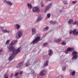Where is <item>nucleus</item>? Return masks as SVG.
I'll list each match as a JSON object with an SVG mask.
<instances>
[{"mask_svg":"<svg viewBox=\"0 0 78 78\" xmlns=\"http://www.w3.org/2000/svg\"><path fill=\"white\" fill-rule=\"evenodd\" d=\"M58 77H59V78H62V76H59Z\"/></svg>","mask_w":78,"mask_h":78,"instance_id":"nucleus-40","label":"nucleus"},{"mask_svg":"<svg viewBox=\"0 0 78 78\" xmlns=\"http://www.w3.org/2000/svg\"><path fill=\"white\" fill-rule=\"evenodd\" d=\"M66 69V66H63L62 68V70L63 71H64Z\"/></svg>","mask_w":78,"mask_h":78,"instance_id":"nucleus-28","label":"nucleus"},{"mask_svg":"<svg viewBox=\"0 0 78 78\" xmlns=\"http://www.w3.org/2000/svg\"><path fill=\"white\" fill-rule=\"evenodd\" d=\"M30 60H28L27 63H25L26 67H28V66H30Z\"/></svg>","mask_w":78,"mask_h":78,"instance_id":"nucleus-14","label":"nucleus"},{"mask_svg":"<svg viewBox=\"0 0 78 78\" xmlns=\"http://www.w3.org/2000/svg\"><path fill=\"white\" fill-rule=\"evenodd\" d=\"M42 19V18L41 17V16L39 15L37 19V22H39V21H41Z\"/></svg>","mask_w":78,"mask_h":78,"instance_id":"nucleus-12","label":"nucleus"},{"mask_svg":"<svg viewBox=\"0 0 78 78\" xmlns=\"http://www.w3.org/2000/svg\"><path fill=\"white\" fill-rule=\"evenodd\" d=\"M7 5H10V6H11L12 5V4L11 2L10 1H7Z\"/></svg>","mask_w":78,"mask_h":78,"instance_id":"nucleus-19","label":"nucleus"},{"mask_svg":"<svg viewBox=\"0 0 78 78\" xmlns=\"http://www.w3.org/2000/svg\"><path fill=\"white\" fill-rule=\"evenodd\" d=\"M32 11L33 12H40V9L37 6L34 7L32 8Z\"/></svg>","mask_w":78,"mask_h":78,"instance_id":"nucleus-4","label":"nucleus"},{"mask_svg":"<svg viewBox=\"0 0 78 78\" xmlns=\"http://www.w3.org/2000/svg\"><path fill=\"white\" fill-rule=\"evenodd\" d=\"M23 34V32L21 30H19L17 32V34H16V37L17 39H19L21 36H22Z\"/></svg>","mask_w":78,"mask_h":78,"instance_id":"nucleus-3","label":"nucleus"},{"mask_svg":"<svg viewBox=\"0 0 78 78\" xmlns=\"http://www.w3.org/2000/svg\"><path fill=\"white\" fill-rule=\"evenodd\" d=\"M32 35H34V34H36V33L37 32V31H36V29L34 28H33L32 29Z\"/></svg>","mask_w":78,"mask_h":78,"instance_id":"nucleus-11","label":"nucleus"},{"mask_svg":"<svg viewBox=\"0 0 78 78\" xmlns=\"http://www.w3.org/2000/svg\"><path fill=\"white\" fill-rule=\"evenodd\" d=\"M27 6H28V8H29V9H31V8H32V5H31V4L30 3H28Z\"/></svg>","mask_w":78,"mask_h":78,"instance_id":"nucleus-18","label":"nucleus"},{"mask_svg":"<svg viewBox=\"0 0 78 78\" xmlns=\"http://www.w3.org/2000/svg\"><path fill=\"white\" fill-rule=\"evenodd\" d=\"M46 74V71H45V70L44 69L42 70L40 73V75L42 76H43L45 75Z\"/></svg>","mask_w":78,"mask_h":78,"instance_id":"nucleus-6","label":"nucleus"},{"mask_svg":"<svg viewBox=\"0 0 78 78\" xmlns=\"http://www.w3.org/2000/svg\"><path fill=\"white\" fill-rule=\"evenodd\" d=\"M1 28V29H2V31L3 33H9L10 31H8L7 30H4V27H0Z\"/></svg>","mask_w":78,"mask_h":78,"instance_id":"nucleus-8","label":"nucleus"},{"mask_svg":"<svg viewBox=\"0 0 78 78\" xmlns=\"http://www.w3.org/2000/svg\"><path fill=\"white\" fill-rule=\"evenodd\" d=\"M63 3H64L65 5H67V3H68V2L66 1H63Z\"/></svg>","mask_w":78,"mask_h":78,"instance_id":"nucleus-25","label":"nucleus"},{"mask_svg":"<svg viewBox=\"0 0 78 78\" xmlns=\"http://www.w3.org/2000/svg\"><path fill=\"white\" fill-rule=\"evenodd\" d=\"M48 44V43H44L43 44V45L44 46H46Z\"/></svg>","mask_w":78,"mask_h":78,"instance_id":"nucleus-36","label":"nucleus"},{"mask_svg":"<svg viewBox=\"0 0 78 78\" xmlns=\"http://www.w3.org/2000/svg\"><path fill=\"white\" fill-rule=\"evenodd\" d=\"M3 2L4 3H6L7 4L8 2V1H6V0H4Z\"/></svg>","mask_w":78,"mask_h":78,"instance_id":"nucleus-34","label":"nucleus"},{"mask_svg":"<svg viewBox=\"0 0 78 78\" xmlns=\"http://www.w3.org/2000/svg\"><path fill=\"white\" fill-rule=\"evenodd\" d=\"M41 7H44V4L43 2L41 3Z\"/></svg>","mask_w":78,"mask_h":78,"instance_id":"nucleus-26","label":"nucleus"},{"mask_svg":"<svg viewBox=\"0 0 78 78\" xmlns=\"http://www.w3.org/2000/svg\"><path fill=\"white\" fill-rule=\"evenodd\" d=\"M47 1H48V0H47Z\"/></svg>","mask_w":78,"mask_h":78,"instance_id":"nucleus-46","label":"nucleus"},{"mask_svg":"<svg viewBox=\"0 0 78 78\" xmlns=\"http://www.w3.org/2000/svg\"><path fill=\"white\" fill-rule=\"evenodd\" d=\"M73 49L72 48H69L67 49V50L68 51H71V50H72Z\"/></svg>","mask_w":78,"mask_h":78,"instance_id":"nucleus-24","label":"nucleus"},{"mask_svg":"<svg viewBox=\"0 0 78 78\" xmlns=\"http://www.w3.org/2000/svg\"><path fill=\"white\" fill-rule=\"evenodd\" d=\"M14 27L15 29H16V30H19L20 28V26L19 24H15Z\"/></svg>","mask_w":78,"mask_h":78,"instance_id":"nucleus-10","label":"nucleus"},{"mask_svg":"<svg viewBox=\"0 0 78 78\" xmlns=\"http://www.w3.org/2000/svg\"><path fill=\"white\" fill-rule=\"evenodd\" d=\"M77 2V1H73L72 2V3H73V4H75V3H76Z\"/></svg>","mask_w":78,"mask_h":78,"instance_id":"nucleus-33","label":"nucleus"},{"mask_svg":"<svg viewBox=\"0 0 78 78\" xmlns=\"http://www.w3.org/2000/svg\"><path fill=\"white\" fill-rule=\"evenodd\" d=\"M62 10H60V12H62Z\"/></svg>","mask_w":78,"mask_h":78,"instance_id":"nucleus-43","label":"nucleus"},{"mask_svg":"<svg viewBox=\"0 0 78 78\" xmlns=\"http://www.w3.org/2000/svg\"><path fill=\"white\" fill-rule=\"evenodd\" d=\"M61 40L60 39L55 40L54 42H61Z\"/></svg>","mask_w":78,"mask_h":78,"instance_id":"nucleus-20","label":"nucleus"},{"mask_svg":"<svg viewBox=\"0 0 78 78\" xmlns=\"http://www.w3.org/2000/svg\"><path fill=\"white\" fill-rule=\"evenodd\" d=\"M13 76V74H12L11 75V78H12V77Z\"/></svg>","mask_w":78,"mask_h":78,"instance_id":"nucleus-42","label":"nucleus"},{"mask_svg":"<svg viewBox=\"0 0 78 78\" xmlns=\"http://www.w3.org/2000/svg\"><path fill=\"white\" fill-rule=\"evenodd\" d=\"M78 35V31L77 32H76L75 33V35Z\"/></svg>","mask_w":78,"mask_h":78,"instance_id":"nucleus-39","label":"nucleus"},{"mask_svg":"<svg viewBox=\"0 0 78 78\" xmlns=\"http://www.w3.org/2000/svg\"><path fill=\"white\" fill-rule=\"evenodd\" d=\"M50 13H48L47 14V17H48V18H50Z\"/></svg>","mask_w":78,"mask_h":78,"instance_id":"nucleus-27","label":"nucleus"},{"mask_svg":"<svg viewBox=\"0 0 78 78\" xmlns=\"http://www.w3.org/2000/svg\"><path fill=\"white\" fill-rule=\"evenodd\" d=\"M36 62H34V63H35H35H36Z\"/></svg>","mask_w":78,"mask_h":78,"instance_id":"nucleus-45","label":"nucleus"},{"mask_svg":"<svg viewBox=\"0 0 78 78\" xmlns=\"http://www.w3.org/2000/svg\"><path fill=\"white\" fill-rule=\"evenodd\" d=\"M18 73H16L14 75L15 76H16L18 75Z\"/></svg>","mask_w":78,"mask_h":78,"instance_id":"nucleus-38","label":"nucleus"},{"mask_svg":"<svg viewBox=\"0 0 78 78\" xmlns=\"http://www.w3.org/2000/svg\"><path fill=\"white\" fill-rule=\"evenodd\" d=\"M23 73V72L22 71H21L20 73V75H22V74Z\"/></svg>","mask_w":78,"mask_h":78,"instance_id":"nucleus-41","label":"nucleus"},{"mask_svg":"<svg viewBox=\"0 0 78 78\" xmlns=\"http://www.w3.org/2000/svg\"><path fill=\"white\" fill-rule=\"evenodd\" d=\"M73 25H78V22L77 21H75L73 23Z\"/></svg>","mask_w":78,"mask_h":78,"instance_id":"nucleus-21","label":"nucleus"},{"mask_svg":"<svg viewBox=\"0 0 78 78\" xmlns=\"http://www.w3.org/2000/svg\"><path fill=\"white\" fill-rule=\"evenodd\" d=\"M72 33H73V31H72V30H71L69 31V34H72Z\"/></svg>","mask_w":78,"mask_h":78,"instance_id":"nucleus-37","label":"nucleus"},{"mask_svg":"<svg viewBox=\"0 0 78 78\" xmlns=\"http://www.w3.org/2000/svg\"><path fill=\"white\" fill-rule=\"evenodd\" d=\"M62 44L64 45L66 44V42L63 41L62 42Z\"/></svg>","mask_w":78,"mask_h":78,"instance_id":"nucleus-30","label":"nucleus"},{"mask_svg":"<svg viewBox=\"0 0 78 78\" xmlns=\"http://www.w3.org/2000/svg\"><path fill=\"white\" fill-rule=\"evenodd\" d=\"M49 28L48 27H46L43 29V30L45 31H47L48 29Z\"/></svg>","mask_w":78,"mask_h":78,"instance_id":"nucleus-23","label":"nucleus"},{"mask_svg":"<svg viewBox=\"0 0 78 78\" xmlns=\"http://www.w3.org/2000/svg\"><path fill=\"white\" fill-rule=\"evenodd\" d=\"M1 51H2V50H0V53L1 52Z\"/></svg>","mask_w":78,"mask_h":78,"instance_id":"nucleus-44","label":"nucleus"},{"mask_svg":"<svg viewBox=\"0 0 78 78\" xmlns=\"http://www.w3.org/2000/svg\"><path fill=\"white\" fill-rule=\"evenodd\" d=\"M23 65V64H22V63H20L16 65V67L17 68H19V67H21V66H22Z\"/></svg>","mask_w":78,"mask_h":78,"instance_id":"nucleus-17","label":"nucleus"},{"mask_svg":"<svg viewBox=\"0 0 78 78\" xmlns=\"http://www.w3.org/2000/svg\"><path fill=\"white\" fill-rule=\"evenodd\" d=\"M65 53L66 54H68L69 53V51L67 50H66Z\"/></svg>","mask_w":78,"mask_h":78,"instance_id":"nucleus-32","label":"nucleus"},{"mask_svg":"<svg viewBox=\"0 0 78 78\" xmlns=\"http://www.w3.org/2000/svg\"><path fill=\"white\" fill-rule=\"evenodd\" d=\"M4 78H8V76L5 74L4 75Z\"/></svg>","mask_w":78,"mask_h":78,"instance_id":"nucleus-31","label":"nucleus"},{"mask_svg":"<svg viewBox=\"0 0 78 78\" xmlns=\"http://www.w3.org/2000/svg\"><path fill=\"white\" fill-rule=\"evenodd\" d=\"M20 48H21V47H19L16 50V48H15L14 47L12 46H9V49L10 51H12L13 53L11 56L9 58V61L12 60V59L15 58L16 55H17L18 53H19V52L20 51Z\"/></svg>","mask_w":78,"mask_h":78,"instance_id":"nucleus-1","label":"nucleus"},{"mask_svg":"<svg viewBox=\"0 0 78 78\" xmlns=\"http://www.w3.org/2000/svg\"><path fill=\"white\" fill-rule=\"evenodd\" d=\"M10 41L9 40H8L6 42V44H8V43H9V42Z\"/></svg>","mask_w":78,"mask_h":78,"instance_id":"nucleus-35","label":"nucleus"},{"mask_svg":"<svg viewBox=\"0 0 78 78\" xmlns=\"http://www.w3.org/2000/svg\"><path fill=\"white\" fill-rule=\"evenodd\" d=\"M73 20L70 19L69 21L68 22V24H71V23H73Z\"/></svg>","mask_w":78,"mask_h":78,"instance_id":"nucleus-16","label":"nucleus"},{"mask_svg":"<svg viewBox=\"0 0 78 78\" xmlns=\"http://www.w3.org/2000/svg\"><path fill=\"white\" fill-rule=\"evenodd\" d=\"M49 56H51L53 55V51L51 50H49Z\"/></svg>","mask_w":78,"mask_h":78,"instance_id":"nucleus-15","label":"nucleus"},{"mask_svg":"<svg viewBox=\"0 0 78 78\" xmlns=\"http://www.w3.org/2000/svg\"><path fill=\"white\" fill-rule=\"evenodd\" d=\"M75 71H74L72 73V76H73L74 75H75Z\"/></svg>","mask_w":78,"mask_h":78,"instance_id":"nucleus-29","label":"nucleus"},{"mask_svg":"<svg viewBox=\"0 0 78 78\" xmlns=\"http://www.w3.org/2000/svg\"><path fill=\"white\" fill-rule=\"evenodd\" d=\"M48 61L45 62L44 64V67H47V66H48Z\"/></svg>","mask_w":78,"mask_h":78,"instance_id":"nucleus-13","label":"nucleus"},{"mask_svg":"<svg viewBox=\"0 0 78 78\" xmlns=\"http://www.w3.org/2000/svg\"><path fill=\"white\" fill-rule=\"evenodd\" d=\"M40 40L41 37L39 36H38L31 43V44L33 43V44H37V43L39 42Z\"/></svg>","mask_w":78,"mask_h":78,"instance_id":"nucleus-2","label":"nucleus"},{"mask_svg":"<svg viewBox=\"0 0 78 78\" xmlns=\"http://www.w3.org/2000/svg\"><path fill=\"white\" fill-rule=\"evenodd\" d=\"M52 5V3H51L47 6L46 8L44 9V12H47V11L49 10Z\"/></svg>","mask_w":78,"mask_h":78,"instance_id":"nucleus-7","label":"nucleus"},{"mask_svg":"<svg viewBox=\"0 0 78 78\" xmlns=\"http://www.w3.org/2000/svg\"><path fill=\"white\" fill-rule=\"evenodd\" d=\"M76 30H73V35H75V33H76Z\"/></svg>","mask_w":78,"mask_h":78,"instance_id":"nucleus-22","label":"nucleus"},{"mask_svg":"<svg viewBox=\"0 0 78 78\" xmlns=\"http://www.w3.org/2000/svg\"><path fill=\"white\" fill-rule=\"evenodd\" d=\"M18 42L17 40H13L12 41V42L10 43V45H14L16 44V43H17Z\"/></svg>","mask_w":78,"mask_h":78,"instance_id":"nucleus-9","label":"nucleus"},{"mask_svg":"<svg viewBox=\"0 0 78 78\" xmlns=\"http://www.w3.org/2000/svg\"><path fill=\"white\" fill-rule=\"evenodd\" d=\"M77 54L78 52L76 51H74L73 52V57L72 58V59H77V58H78V55H77Z\"/></svg>","mask_w":78,"mask_h":78,"instance_id":"nucleus-5","label":"nucleus"}]
</instances>
